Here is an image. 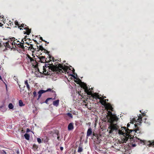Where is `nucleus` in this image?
<instances>
[{
	"instance_id": "1",
	"label": "nucleus",
	"mask_w": 154,
	"mask_h": 154,
	"mask_svg": "<svg viewBox=\"0 0 154 154\" xmlns=\"http://www.w3.org/2000/svg\"><path fill=\"white\" fill-rule=\"evenodd\" d=\"M109 114L107 116L108 122H109L108 128L107 131L110 134L112 133L114 131H118V133L120 135L123 136L122 137L121 143H126L129 138L132 139L133 136L132 134L134 133H140L141 131L139 128H136L135 130L126 129V127H122L119 129L117 125V122L118 120L117 117L115 115H113L111 112H109Z\"/></svg>"
},
{
	"instance_id": "2",
	"label": "nucleus",
	"mask_w": 154,
	"mask_h": 154,
	"mask_svg": "<svg viewBox=\"0 0 154 154\" xmlns=\"http://www.w3.org/2000/svg\"><path fill=\"white\" fill-rule=\"evenodd\" d=\"M43 71H42L43 73L45 75H49L48 72L47 70L48 69H50L51 71H57L60 73L64 72L67 71L68 68L66 66L64 65L63 66L61 64H59L58 66H55L53 64L47 66L43 67Z\"/></svg>"
},
{
	"instance_id": "3",
	"label": "nucleus",
	"mask_w": 154,
	"mask_h": 154,
	"mask_svg": "<svg viewBox=\"0 0 154 154\" xmlns=\"http://www.w3.org/2000/svg\"><path fill=\"white\" fill-rule=\"evenodd\" d=\"M81 86L85 90V91L86 92L88 95H91L94 98H96L100 100L101 99V97H100L96 93L92 94V91H89L90 89H88V88L86 84L84 83L81 82Z\"/></svg>"
},
{
	"instance_id": "4",
	"label": "nucleus",
	"mask_w": 154,
	"mask_h": 154,
	"mask_svg": "<svg viewBox=\"0 0 154 154\" xmlns=\"http://www.w3.org/2000/svg\"><path fill=\"white\" fill-rule=\"evenodd\" d=\"M23 39H22L21 40V42H20L19 40H17V39H16L14 40L13 42H6V46H9L10 44H11L12 45H14L15 47H16V45L18 46V47L21 48L22 49H24L25 48L23 45L24 41L22 40Z\"/></svg>"
},
{
	"instance_id": "5",
	"label": "nucleus",
	"mask_w": 154,
	"mask_h": 154,
	"mask_svg": "<svg viewBox=\"0 0 154 154\" xmlns=\"http://www.w3.org/2000/svg\"><path fill=\"white\" fill-rule=\"evenodd\" d=\"M108 101V99H106L104 100L101 97V99L100 100V102L102 104V105L105 106L107 108L112 111L113 108H112V106L110 105V104H109V103H106V102Z\"/></svg>"
},
{
	"instance_id": "6",
	"label": "nucleus",
	"mask_w": 154,
	"mask_h": 154,
	"mask_svg": "<svg viewBox=\"0 0 154 154\" xmlns=\"http://www.w3.org/2000/svg\"><path fill=\"white\" fill-rule=\"evenodd\" d=\"M138 140H140V143L143 145H147L149 146L154 145V141L153 140L146 141L145 140H142L140 139H138Z\"/></svg>"
},
{
	"instance_id": "7",
	"label": "nucleus",
	"mask_w": 154,
	"mask_h": 154,
	"mask_svg": "<svg viewBox=\"0 0 154 154\" xmlns=\"http://www.w3.org/2000/svg\"><path fill=\"white\" fill-rule=\"evenodd\" d=\"M74 128L73 124L72 123H70L68 126V129L69 131L72 130Z\"/></svg>"
},
{
	"instance_id": "8",
	"label": "nucleus",
	"mask_w": 154,
	"mask_h": 154,
	"mask_svg": "<svg viewBox=\"0 0 154 154\" xmlns=\"http://www.w3.org/2000/svg\"><path fill=\"white\" fill-rule=\"evenodd\" d=\"M24 29L26 30V31L24 33V34H26L29 35L31 32V29H29L28 27L24 28Z\"/></svg>"
},
{
	"instance_id": "9",
	"label": "nucleus",
	"mask_w": 154,
	"mask_h": 154,
	"mask_svg": "<svg viewBox=\"0 0 154 154\" xmlns=\"http://www.w3.org/2000/svg\"><path fill=\"white\" fill-rule=\"evenodd\" d=\"M92 129L91 128H89L88 129L87 134V136H90L92 134Z\"/></svg>"
},
{
	"instance_id": "10",
	"label": "nucleus",
	"mask_w": 154,
	"mask_h": 154,
	"mask_svg": "<svg viewBox=\"0 0 154 154\" xmlns=\"http://www.w3.org/2000/svg\"><path fill=\"white\" fill-rule=\"evenodd\" d=\"M59 100H57L53 102V105L56 106H57L59 104Z\"/></svg>"
},
{
	"instance_id": "11",
	"label": "nucleus",
	"mask_w": 154,
	"mask_h": 154,
	"mask_svg": "<svg viewBox=\"0 0 154 154\" xmlns=\"http://www.w3.org/2000/svg\"><path fill=\"white\" fill-rule=\"evenodd\" d=\"M45 92H46V91H45L42 90H40V91H39L38 92V94H39V95H38V98H40V97H41V95L42 94H43L44 93H45Z\"/></svg>"
},
{
	"instance_id": "12",
	"label": "nucleus",
	"mask_w": 154,
	"mask_h": 154,
	"mask_svg": "<svg viewBox=\"0 0 154 154\" xmlns=\"http://www.w3.org/2000/svg\"><path fill=\"white\" fill-rule=\"evenodd\" d=\"M142 121V119L141 118H139L138 119L137 121H136V122H137L136 125H134L135 126V128H136L137 127V125H140V124L141 123V121Z\"/></svg>"
},
{
	"instance_id": "13",
	"label": "nucleus",
	"mask_w": 154,
	"mask_h": 154,
	"mask_svg": "<svg viewBox=\"0 0 154 154\" xmlns=\"http://www.w3.org/2000/svg\"><path fill=\"white\" fill-rule=\"evenodd\" d=\"M25 85H26V87H27L28 90L29 91L30 90V88L29 87V85L28 84L27 80H26L25 81Z\"/></svg>"
},
{
	"instance_id": "14",
	"label": "nucleus",
	"mask_w": 154,
	"mask_h": 154,
	"mask_svg": "<svg viewBox=\"0 0 154 154\" xmlns=\"http://www.w3.org/2000/svg\"><path fill=\"white\" fill-rule=\"evenodd\" d=\"M26 25L22 23V24H20V26H19V28H20V29L21 30L22 29L21 28V27H23V28H25L26 27Z\"/></svg>"
},
{
	"instance_id": "15",
	"label": "nucleus",
	"mask_w": 154,
	"mask_h": 154,
	"mask_svg": "<svg viewBox=\"0 0 154 154\" xmlns=\"http://www.w3.org/2000/svg\"><path fill=\"white\" fill-rule=\"evenodd\" d=\"M25 138L27 140H29V134H25L24 135Z\"/></svg>"
},
{
	"instance_id": "16",
	"label": "nucleus",
	"mask_w": 154,
	"mask_h": 154,
	"mask_svg": "<svg viewBox=\"0 0 154 154\" xmlns=\"http://www.w3.org/2000/svg\"><path fill=\"white\" fill-rule=\"evenodd\" d=\"M83 149L80 146H79V147L78 152H81L82 151Z\"/></svg>"
},
{
	"instance_id": "17",
	"label": "nucleus",
	"mask_w": 154,
	"mask_h": 154,
	"mask_svg": "<svg viewBox=\"0 0 154 154\" xmlns=\"http://www.w3.org/2000/svg\"><path fill=\"white\" fill-rule=\"evenodd\" d=\"M19 105L20 106H22L24 105V104H23L22 101L21 100H20L19 101Z\"/></svg>"
},
{
	"instance_id": "18",
	"label": "nucleus",
	"mask_w": 154,
	"mask_h": 154,
	"mask_svg": "<svg viewBox=\"0 0 154 154\" xmlns=\"http://www.w3.org/2000/svg\"><path fill=\"white\" fill-rule=\"evenodd\" d=\"M46 92L47 91H50L52 93H54V94H55V92L54 91L51 89L50 88L48 89L47 90L45 91Z\"/></svg>"
},
{
	"instance_id": "19",
	"label": "nucleus",
	"mask_w": 154,
	"mask_h": 154,
	"mask_svg": "<svg viewBox=\"0 0 154 154\" xmlns=\"http://www.w3.org/2000/svg\"><path fill=\"white\" fill-rule=\"evenodd\" d=\"M14 107V106L11 103H10L8 105V108L10 109H12Z\"/></svg>"
},
{
	"instance_id": "20",
	"label": "nucleus",
	"mask_w": 154,
	"mask_h": 154,
	"mask_svg": "<svg viewBox=\"0 0 154 154\" xmlns=\"http://www.w3.org/2000/svg\"><path fill=\"white\" fill-rule=\"evenodd\" d=\"M15 24L19 28V26H20V24L19 23L18 21L16 20L15 22Z\"/></svg>"
},
{
	"instance_id": "21",
	"label": "nucleus",
	"mask_w": 154,
	"mask_h": 154,
	"mask_svg": "<svg viewBox=\"0 0 154 154\" xmlns=\"http://www.w3.org/2000/svg\"><path fill=\"white\" fill-rule=\"evenodd\" d=\"M39 49V50H41L42 51L45 50V49L42 46V45H40L39 46V48H38Z\"/></svg>"
},
{
	"instance_id": "22",
	"label": "nucleus",
	"mask_w": 154,
	"mask_h": 154,
	"mask_svg": "<svg viewBox=\"0 0 154 154\" xmlns=\"http://www.w3.org/2000/svg\"><path fill=\"white\" fill-rule=\"evenodd\" d=\"M40 60L42 62H43L45 60V57L43 56H41L40 58Z\"/></svg>"
},
{
	"instance_id": "23",
	"label": "nucleus",
	"mask_w": 154,
	"mask_h": 154,
	"mask_svg": "<svg viewBox=\"0 0 154 154\" xmlns=\"http://www.w3.org/2000/svg\"><path fill=\"white\" fill-rule=\"evenodd\" d=\"M35 50V49L34 48H33V47H32V49H31V50H30V51H31V52H32V55H33V53H34Z\"/></svg>"
},
{
	"instance_id": "24",
	"label": "nucleus",
	"mask_w": 154,
	"mask_h": 154,
	"mask_svg": "<svg viewBox=\"0 0 154 154\" xmlns=\"http://www.w3.org/2000/svg\"><path fill=\"white\" fill-rule=\"evenodd\" d=\"M32 46L31 45V46H29V47H27V48H28V50L29 51H30V50H31V49H32Z\"/></svg>"
},
{
	"instance_id": "25",
	"label": "nucleus",
	"mask_w": 154,
	"mask_h": 154,
	"mask_svg": "<svg viewBox=\"0 0 154 154\" xmlns=\"http://www.w3.org/2000/svg\"><path fill=\"white\" fill-rule=\"evenodd\" d=\"M35 37L37 38H43L42 37L40 36V35H36L35 36Z\"/></svg>"
},
{
	"instance_id": "26",
	"label": "nucleus",
	"mask_w": 154,
	"mask_h": 154,
	"mask_svg": "<svg viewBox=\"0 0 154 154\" xmlns=\"http://www.w3.org/2000/svg\"><path fill=\"white\" fill-rule=\"evenodd\" d=\"M28 57L30 60V61L31 62L33 59L32 57H31L30 56H28Z\"/></svg>"
},
{
	"instance_id": "27",
	"label": "nucleus",
	"mask_w": 154,
	"mask_h": 154,
	"mask_svg": "<svg viewBox=\"0 0 154 154\" xmlns=\"http://www.w3.org/2000/svg\"><path fill=\"white\" fill-rule=\"evenodd\" d=\"M36 62V60H34L33 59L32 61L31 62V63L32 64H34Z\"/></svg>"
},
{
	"instance_id": "28",
	"label": "nucleus",
	"mask_w": 154,
	"mask_h": 154,
	"mask_svg": "<svg viewBox=\"0 0 154 154\" xmlns=\"http://www.w3.org/2000/svg\"><path fill=\"white\" fill-rule=\"evenodd\" d=\"M37 141L39 143H40L41 142V140L39 138H38L37 139Z\"/></svg>"
},
{
	"instance_id": "29",
	"label": "nucleus",
	"mask_w": 154,
	"mask_h": 154,
	"mask_svg": "<svg viewBox=\"0 0 154 154\" xmlns=\"http://www.w3.org/2000/svg\"><path fill=\"white\" fill-rule=\"evenodd\" d=\"M67 115L68 116H69L70 117H71V118H72V114L70 113H68Z\"/></svg>"
},
{
	"instance_id": "30",
	"label": "nucleus",
	"mask_w": 154,
	"mask_h": 154,
	"mask_svg": "<svg viewBox=\"0 0 154 154\" xmlns=\"http://www.w3.org/2000/svg\"><path fill=\"white\" fill-rule=\"evenodd\" d=\"M5 105L4 104L0 106V109L3 108L4 107Z\"/></svg>"
},
{
	"instance_id": "31",
	"label": "nucleus",
	"mask_w": 154,
	"mask_h": 154,
	"mask_svg": "<svg viewBox=\"0 0 154 154\" xmlns=\"http://www.w3.org/2000/svg\"><path fill=\"white\" fill-rule=\"evenodd\" d=\"M49 100V99H48V98H47V99L46 100H45V103H48V101Z\"/></svg>"
},
{
	"instance_id": "32",
	"label": "nucleus",
	"mask_w": 154,
	"mask_h": 154,
	"mask_svg": "<svg viewBox=\"0 0 154 154\" xmlns=\"http://www.w3.org/2000/svg\"><path fill=\"white\" fill-rule=\"evenodd\" d=\"M48 99H49V100H51V99H52L53 100H55V98H48Z\"/></svg>"
},
{
	"instance_id": "33",
	"label": "nucleus",
	"mask_w": 154,
	"mask_h": 154,
	"mask_svg": "<svg viewBox=\"0 0 154 154\" xmlns=\"http://www.w3.org/2000/svg\"><path fill=\"white\" fill-rule=\"evenodd\" d=\"M132 146L133 147H135L136 146V144H132Z\"/></svg>"
},
{
	"instance_id": "34",
	"label": "nucleus",
	"mask_w": 154,
	"mask_h": 154,
	"mask_svg": "<svg viewBox=\"0 0 154 154\" xmlns=\"http://www.w3.org/2000/svg\"><path fill=\"white\" fill-rule=\"evenodd\" d=\"M57 135H58V134H57ZM59 138H60V137L59 136H58V137H57V139H58V140H60Z\"/></svg>"
},
{
	"instance_id": "35",
	"label": "nucleus",
	"mask_w": 154,
	"mask_h": 154,
	"mask_svg": "<svg viewBox=\"0 0 154 154\" xmlns=\"http://www.w3.org/2000/svg\"><path fill=\"white\" fill-rule=\"evenodd\" d=\"M33 94H34V96H35L36 95V92H34L33 93Z\"/></svg>"
},
{
	"instance_id": "36",
	"label": "nucleus",
	"mask_w": 154,
	"mask_h": 154,
	"mask_svg": "<svg viewBox=\"0 0 154 154\" xmlns=\"http://www.w3.org/2000/svg\"><path fill=\"white\" fill-rule=\"evenodd\" d=\"M60 149L61 150H63V147H60Z\"/></svg>"
},
{
	"instance_id": "37",
	"label": "nucleus",
	"mask_w": 154,
	"mask_h": 154,
	"mask_svg": "<svg viewBox=\"0 0 154 154\" xmlns=\"http://www.w3.org/2000/svg\"><path fill=\"white\" fill-rule=\"evenodd\" d=\"M130 124H129V123H128V124H127V126L128 127H129L130 126Z\"/></svg>"
},
{
	"instance_id": "38",
	"label": "nucleus",
	"mask_w": 154,
	"mask_h": 154,
	"mask_svg": "<svg viewBox=\"0 0 154 154\" xmlns=\"http://www.w3.org/2000/svg\"><path fill=\"white\" fill-rule=\"evenodd\" d=\"M3 25V24L2 23H0V26H2Z\"/></svg>"
},
{
	"instance_id": "39",
	"label": "nucleus",
	"mask_w": 154,
	"mask_h": 154,
	"mask_svg": "<svg viewBox=\"0 0 154 154\" xmlns=\"http://www.w3.org/2000/svg\"><path fill=\"white\" fill-rule=\"evenodd\" d=\"M27 37V36L26 35L25 36V37L24 38H24V39H25V38H26Z\"/></svg>"
},
{
	"instance_id": "40",
	"label": "nucleus",
	"mask_w": 154,
	"mask_h": 154,
	"mask_svg": "<svg viewBox=\"0 0 154 154\" xmlns=\"http://www.w3.org/2000/svg\"><path fill=\"white\" fill-rule=\"evenodd\" d=\"M0 79L2 81V79L0 75Z\"/></svg>"
},
{
	"instance_id": "41",
	"label": "nucleus",
	"mask_w": 154,
	"mask_h": 154,
	"mask_svg": "<svg viewBox=\"0 0 154 154\" xmlns=\"http://www.w3.org/2000/svg\"><path fill=\"white\" fill-rule=\"evenodd\" d=\"M9 38H13V39H14V38H14V37H12V38H10V37H9Z\"/></svg>"
},
{
	"instance_id": "42",
	"label": "nucleus",
	"mask_w": 154,
	"mask_h": 154,
	"mask_svg": "<svg viewBox=\"0 0 154 154\" xmlns=\"http://www.w3.org/2000/svg\"><path fill=\"white\" fill-rule=\"evenodd\" d=\"M40 39L42 41H44V42H45V40H43V39Z\"/></svg>"
},
{
	"instance_id": "43",
	"label": "nucleus",
	"mask_w": 154,
	"mask_h": 154,
	"mask_svg": "<svg viewBox=\"0 0 154 154\" xmlns=\"http://www.w3.org/2000/svg\"><path fill=\"white\" fill-rule=\"evenodd\" d=\"M74 71H75V70H74V69H73V72H74Z\"/></svg>"
},
{
	"instance_id": "44",
	"label": "nucleus",
	"mask_w": 154,
	"mask_h": 154,
	"mask_svg": "<svg viewBox=\"0 0 154 154\" xmlns=\"http://www.w3.org/2000/svg\"><path fill=\"white\" fill-rule=\"evenodd\" d=\"M137 139H138V140H139L140 141V140H138V139H139V138H137Z\"/></svg>"
},
{
	"instance_id": "45",
	"label": "nucleus",
	"mask_w": 154,
	"mask_h": 154,
	"mask_svg": "<svg viewBox=\"0 0 154 154\" xmlns=\"http://www.w3.org/2000/svg\"><path fill=\"white\" fill-rule=\"evenodd\" d=\"M34 42H36V40H34Z\"/></svg>"
},
{
	"instance_id": "46",
	"label": "nucleus",
	"mask_w": 154,
	"mask_h": 154,
	"mask_svg": "<svg viewBox=\"0 0 154 154\" xmlns=\"http://www.w3.org/2000/svg\"><path fill=\"white\" fill-rule=\"evenodd\" d=\"M28 130H29V129H27V130L28 131Z\"/></svg>"
},
{
	"instance_id": "47",
	"label": "nucleus",
	"mask_w": 154,
	"mask_h": 154,
	"mask_svg": "<svg viewBox=\"0 0 154 154\" xmlns=\"http://www.w3.org/2000/svg\"><path fill=\"white\" fill-rule=\"evenodd\" d=\"M28 131H29V130H28V131L27 130V132Z\"/></svg>"
}]
</instances>
